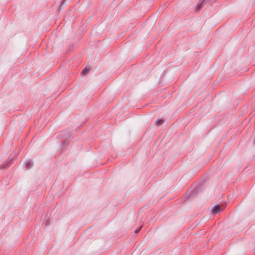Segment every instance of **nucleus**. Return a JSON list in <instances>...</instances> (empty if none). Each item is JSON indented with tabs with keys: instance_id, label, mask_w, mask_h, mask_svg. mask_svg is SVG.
<instances>
[{
	"instance_id": "1",
	"label": "nucleus",
	"mask_w": 255,
	"mask_h": 255,
	"mask_svg": "<svg viewBox=\"0 0 255 255\" xmlns=\"http://www.w3.org/2000/svg\"><path fill=\"white\" fill-rule=\"evenodd\" d=\"M226 207V205L222 204H218L214 206L212 209V211L214 215H216L217 213L222 211Z\"/></svg>"
},
{
	"instance_id": "2",
	"label": "nucleus",
	"mask_w": 255,
	"mask_h": 255,
	"mask_svg": "<svg viewBox=\"0 0 255 255\" xmlns=\"http://www.w3.org/2000/svg\"><path fill=\"white\" fill-rule=\"evenodd\" d=\"M207 3L206 0H201L198 2V3L197 4L195 7V11H199L200 10L203 6L206 4Z\"/></svg>"
},
{
	"instance_id": "3",
	"label": "nucleus",
	"mask_w": 255,
	"mask_h": 255,
	"mask_svg": "<svg viewBox=\"0 0 255 255\" xmlns=\"http://www.w3.org/2000/svg\"><path fill=\"white\" fill-rule=\"evenodd\" d=\"M12 161V159L8 160V161H6V162L2 165H0V168H7L10 164H11V162Z\"/></svg>"
},
{
	"instance_id": "4",
	"label": "nucleus",
	"mask_w": 255,
	"mask_h": 255,
	"mask_svg": "<svg viewBox=\"0 0 255 255\" xmlns=\"http://www.w3.org/2000/svg\"><path fill=\"white\" fill-rule=\"evenodd\" d=\"M33 166V163L30 160H27L25 162V167L26 169H30Z\"/></svg>"
},
{
	"instance_id": "5",
	"label": "nucleus",
	"mask_w": 255,
	"mask_h": 255,
	"mask_svg": "<svg viewBox=\"0 0 255 255\" xmlns=\"http://www.w3.org/2000/svg\"><path fill=\"white\" fill-rule=\"evenodd\" d=\"M90 70H91V68H89V69H88V68H87V67H85V68L83 69V70H82V74H85H85H87V73H88Z\"/></svg>"
},
{
	"instance_id": "6",
	"label": "nucleus",
	"mask_w": 255,
	"mask_h": 255,
	"mask_svg": "<svg viewBox=\"0 0 255 255\" xmlns=\"http://www.w3.org/2000/svg\"><path fill=\"white\" fill-rule=\"evenodd\" d=\"M164 122V121L163 120L159 119V120H157L155 122V124L157 125L158 126H160V125H162Z\"/></svg>"
},
{
	"instance_id": "7",
	"label": "nucleus",
	"mask_w": 255,
	"mask_h": 255,
	"mask_svg": "<svg viewBox=\"0 0 255 255\" xmlns=\"http://www.w3.org/2000/svg\"><path fill=\"white\" fill-rule=\"evenodd\" d=\"M69 143V141L67 140H64L62 141V145L64 146H67L68 145Z\"/></svg>"
},
{
	"instance_id": "8",
	"label": "nucleus",
	"mask_w": 255,
	"mask_h": 255,
	"mask_svg": "<svg viewBox=\"0 0 255 255\" xmlns=\"http://www.w3.org/2000/svg\"><path fill=\"white\" fill-rule=\"evenodd\" d=\"M141 227H140L139 228H138L136 229L134 231V233H136V234L138 233L140 231V230H141Z\"/></svg>"
},
{
	"instance_id": "9",
	"label": "nucleus",
	"mask_w": 255,
	"mask_h": 255,
	"mask_svg": "<svg viewBox=\"0 0 255 255\" xmlns=\"http://www.w3.org/2000/svg\"><path fill=\"white\" fill-rule=\"evenodd\" d=\"M64 2V0H62L60 2V4L61 5H62L63 3Z\"/></svg>"
},
{
	"instance_id": "10",
	"label": "nucleus",
	"mask_w": 255,
	"mask_h": 255,
	"mask_svg": "<svg viewBox=\"0 0 255 255\" xmlns=\"http://www.w3.org/2000/svg\"><path fill=\"white\" fill-rule=\"evenodd\" d=\"M194 194V192H192V193H191L190 194V197H192V196H193Z\"/></svg>"
},
{
	"instance_id": "11",
	"label": "nucleus",
	"mask_w": 255,
	"mask_h": 255,
	"mask_svg": "<svg viewBox=\"0 0 255 255\" xmlns=\"http://www.w3.org/2000/svg\"><path fill=\"white\" fill-rule=\"evenodd\" d=\"M254 143L255 144V141H254Z\"/></svg>"
}]
</instances>
